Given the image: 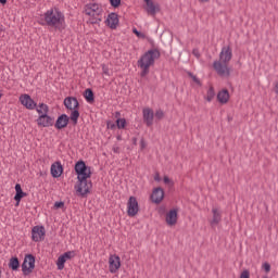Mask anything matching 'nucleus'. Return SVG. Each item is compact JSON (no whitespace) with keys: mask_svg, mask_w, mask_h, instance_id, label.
Here are the masks:
<instances>
[{"mask_svg":"<svg viewBox=\"0 0 278 278\" xmlns=\"http://www.w3.org/2000/svg\"><path fill=\"white\" fill-rule=\"evenodd\" d=\"M36 112L39 114L36 119L38 127H53L55 124V117L50 116L49 105L39 103V108L36 109Z\"/></svg>","mask_w":278,"mask_h":278,"instance_id":"39448f33","label":"nucleus"},{"mask_svg":"<svg viewBox=\"0 0 278 278\" xmlns=\"http://www.w3.org/2000/svg\"><path fill=\"white\" fill-rule=\"evenodd\" d=\"M64 264H66V261L63 255H60L56 260L58 270H64Z\"/></svg>","mask_w":278,"mask_h":278,"instance_id":"a878e982","label":"nucleus"},{"mask_svg":"<svg viewBox=\"0 0 278 278\" xmlns=\"http://www.w3.org/2000/svg\"><path fill=\"white\" fill-rule=\"evenodd\" d=\"M64 208V202L63 201H56L54 203V210H62Z\"/></svg>","mask_w":278,"mask_h":278,"instance_id":"72a5a7b5","label":"nucleus"},{"mask_svg":"<svg viewBox=\"0 0 278 278\" xmlns=\"http://www.w3.org/2000/svg\"><path fill=\"white\" fill-rule=\"evenodd\" d=\"M105 23L110 29H116V27H118V15L114 12L110 13Z\"/></svg>","mask_w":278,"mask_h":278,"instance_id":"6ab92c4d","label":"nucleus"},{"mask_svg":"<svg viewBox=\"0 0 278 278\" xmlns=\"http://www.w3.org/2000/svg\"><path fill=\"white\" fill-rule=\"evenodd\" d=\"M63 105H65V108L67 110H71V121L73 123V125H77V123L79 122V100H77L76 97H66L63 101Z\"/></svg>","mask_w":278,"mask_h":278,"instance_id":"423d86ee","label":"nucleus"},{"mask_svg":"<svg viewBox=\"0 0 278 278\" xmlns=\"http://www.w3.org/2000/svg\"><path fill=\"white\" fill-rule=\"evenodd\" d=\"M188 75L191 77V79L194 81V84H197L198 86H201V80L199 78H197V76H194V74H192V72H189Z\"/></svg>","mask_w":278,"mask_h":278,"instance_id":"7c9ffc66","label":"nucleus"},{"mask_svg":"<svg viewBox=\"0 0 278 278\" xmlns=\"http://www.w3.org/2000/svg\"><path fill=\"white\" fill-rule=\"evenodd\" d=\"M84 97H85L87 103H94V91H92L91 88H87L84 91Z\"/></svg>","mask_w":278,"mask_h":278,"instance_id":"b1692460","label":"nucleus"},{"mask_svg":"<svg viewBox=\"0 0 278 278\" xmlns=\"http://www.w3.org/2000/svg\"><path fill=\"white\" fill-rule=\"evenodd\" d=\"M276 94H278V83L276 84Z\"/></svg>","mask_w":278,"mask_h":278,"instance_id":"3c124183","label":"nucleus"},{"mask_svg":"<svg viewBox=\"0 0 278 278\" xmlns=\"http://www.w3.org/2000/svg\"><path fill=\"white\" fill-rule=\"evenodd\" d=\"M86 14L87 16H99L103 9L99 7V3H89L86 4Z\"/></svg>","mask_w":278,"mask_h":278,"instance_id":"2eb2a0df","label":"nucleus"},{"mask_svg":"<svg viewBox=\"0 0 278 278\" xmlns=\"http://www.w3.org/2000/svg\"><path fill=\"white\" fill-rule=\"evenodd\" d=\"M151 201L152 203H156V205H159L161 201H164V189L161 187L154 188L152 190Z\"/></svg>","mask_w":278,"mask_h":278,"instance_id":"f3484780","label":"nucleus"},{"mask_svg":"<svg viewBox=\"0 0 278 278\" xmlns=\"http://www.w3.org/2000/svg\"><path fill=\"white\" fill-rule=\"evenodd\" d=\"M116 138H117V140H123V137L121 135L117 136Z\"/></svg>","mask_w":278,"mask_h":278,"instance_id":"8fccbe9b","label":"nucleus"},{"mask_svg":"<svg viewBox=\"0 0 278 278\" xmlns=\"http://www.w3.org/2000/svg\"><path fill=\"white\" fill-rule=\"evenodd\" d=\"M20 101H21L22 105H24V108H26V110H37V108H38V103H36V101H34V99H31V96H29V94L21 96Z\"/></svg>","mask_w":278,"mask_h":278,"instance_id":"f8f14e48","label":"nucleus"},{"mask_svg":"<svg viewBox=\"0 0 278 278\" xmlns=\"http://www.w3.org/2000/svg\"><path fill=\"white\" fill-rule=\"evenodd\" d=\"M163 181L166 186H168V184H170V178H168V176H164Z\"/></svg>","mask_w":278,"mask_h":278,"instance_id":"ea45409f","label":"nucleus"},{"mask_svg":"<svg viewBox=\"0 0 278 278\" xmlns=\"http://www.w3.org/2000/svg\"><path fill=\"white\" fill-rule=\"evenodd\" d=\"M68 123H71V115L67 116L65 113H63L58 116V118L54 123V127H55V129L61 131V129H66V127H68Z\"/></svg>","mask_w":278,"mask_h":278,"instance_id":"9b49d317","label":"nucleus"},{"mask_svg":"<svg viewBox=\"0 0 278 278\" xmlns=\"http://www.w3.org/2000/svg\"><path fill=\"white\" fill-rule=\"evenodd\" d=\"M34 268H36V256H34V254H26L22 263L23 275L27 277V275L34 273Z\"/></svg>","mask_w":278,"mask_h":278,"instance_id":"0eeeda50","label":"nucleus"},{"mask_svg":"<svg viewBox=\"0 0 278 278\" xmlns=\"http://www.w3.org/2000/svg\"><path fill=\"white\" fill-rule=\"evenodd\" d=\"M155 113L151 109H143V123H146L147 127L153 126V118Z\"/></svg>","mask_w":278,"mask_h":278,"instance_id":"aec40b11","label":"nucleus"},{"mask_svg":"<svg viewBox=\"0 0 278 278\" xmlns=\"http://www.w3.org/2000/svg\"><path fill=\"white\" fill-rule=\"evenodd\" d=\"M139 212L138 200L131 195L127 203V214L130 218H134Z\"/></svg>","mask_w":278,"mask_h":278,"instance_id":"9d476101","label":"nucleus"},{"mask_svg":"<svg viewBox=\"0 0 278 278\" xmlns=\"http://www.w3.org/2000/svg\"><path fill=\"white\" fill-rule=\"evenodd\" d=\"M134 143L136 144V138H134Z\"/></svg>","mask_w":278,"mask_h":278,"instance_id":"5fc2aeb1","label":"nucleus"},{"mask_svg":"<svg viewBox=\"0 0 278 278\" xmlns=\"http://www.w3.org/2000/svg\"><path fill=\"white\" fill-rule=\"evenodd\" d=\"M213 219L211 220V227H216L223 220V216L220 215V211L218 208H212Z\"/></svg>","mask_w":278,"mask_h":278,"instance_id":"412c9836","label":"nucleus"},{"mask_svg":"<svg viewBox=\"0 0 278 278\" xmlns=\"http://www.w3.org/2000/svg\"><path fill=\"white\" fill-rule=\"evenodd\" d=\"M110 4L112 8H121V0H110Z\"/></svg>","mask_w":278,"mask_h":278,"instance_id":"2f4dec72","label":"nucleus"},{"mask_svg":"<svg viewBox=\"0 0 278 278\" xmlns=\"http://www.w3.org/2000/svg\"><path fill=\"white\" fill-rule=\"evenodd\" d=\"M156 121H162V118H164V111L162 110H157L154 114Z\"/></svg>","mask_w":278,"mask_h":278,"instance_id":"c756f323","label":"nucleus"},{"mask_svg":"<svg viewBox=\"0 0 278 278\" xmlns=\"http://www.w3.org/2000/svg\"><path fill=\"white\" fill-rule=\"evenodd\" d=\"M63 173H64V166H62V162L56 161L51 165L50 175L53 177V179H58L59 177H62Z\"/></svg>","mask_w":278,"mask_h":278,"instance_id":"4468645a","label":"nucleus"},{"mask_svg":"<svg viewBox=\"0 0 278 278\" xmlns=\"http://www.w3.org/2000/svg\"><path fill=\"white\" fill-rule=\"evenodd\" d=\"M0 277H1V269H0Z\"/></svg>","mask_w":278,"mask_h":278,"instance_id":"6e6d98bb","label":"nucleus"},{"mask_svg":"<svg viewBox=\"0 0 278 278\" xmlns=\"http://www.w3.org/2000/svg\"><path fill=\"white\" fill-rule=\"evenodd\" d=\"M1 5H5L8 3V0H0Z\"/></svg>","mask_w":278,"mask_h":278,"instance_id":"a18cd8bd","label":"nucleus"},{"mask_svg":"<svg viewBox=\"0 0 278 278\" xmlns=\"http://www.w3.org/2000/svg\"><path fill=\"white\" fill-rule=\"evenodd\" d=\"M178 212V208H173L166 214L165 223H167L169 227H175V225H177Z\"/></svg>","mask_w":278,"mask_h":278,"instance_id":"dca6fc26","label":"nucleus"},{"mask_svg":"<svg viewBox=\"0 0 278 278\" xmlns=\"http://www.w3.org/2000/svg\"><path fill=\"white\" fill-rule=\"evenodd\" d=\"M239 278H251V273L248 269H245L241 273Z\"/></svg>","mask_w":278,"mask_h":278,"instance_id":"f704fd0d","label":"nucleus"},{"mask_svg":"<svg viewBox=\"0 0 278 278\" xmlns=\"http://www.w3.org/2000/svg\"><path fill=\"white\" fill-rule=\"evenodd\" d=\"M162 53L159 49L148 50L140 59L141 77L149 75V68L155 64L156 60H160Z\"/></svg>","mask_w":278,"mask_h":278,"instance_id":"20e7f679","label":"nucleus"},{"mask_svg":"<svg viewBox=\"0 0 278 278\" xmlns=\"http://www.w3.org/2000/svg\"><path fill=\"white\" fill-rule=\"evenodd\" d=\"M147 148V143H144V141H141V149H146Z\"/></svg>","mask_w":278,"mask_h":278,"instance_id":"c03bdc74","label":"nucleus"},{"mask_svg":"<svg viewBox=\"0 0 278 278\" xmlns=\"http://www.w3.org/2000/svg\"><path fill=\"white\" fill-rule=\"evenodd\" d=\"M74 170L77 175V182L74 186L76 193L81 199H86L92 190V180H89L92 177V168L86 165V161L79 160L75 163Z\"/></svg>","mask_w":278,"mask_h":278,"instance_id":"f257e3e1","label":"nucleus"},{"mask_svg":"<svg viewBox=\"0 0 278 278\" xmlns=\"http://www.w3.org/2000/svg\"><path fill=\"white\" fill-rule=\"evenodd\" d=\"M91 25H99L101 23V17L99 15H91Z\"/></svg>","mask_w":278,"mask_h":278,"instance_id":"c85d7f7f","label":"nucleus"},{"mask_svg":"<svg viewBox=\"0 0 278 278\" xmlns=\"http://www.w3.org/2000/svg\"><path fill=\"white\" fill-rule=\"evenodd\" d=\"M9 268L13 271L18 270V268H21V261H18L17 256H12L9 260V264H8Z\"/></svg>","mask_w":278,"mask_h":278,"instance_id":"5701e85b","label":"nucleus"},{"mask_svg":"<svg viewBox=\"0 0 278 278\" xmlns=\"http://www.w3.org/2000/svg\"><path fill=\"white\" fill-rule=\"evenodd\" d=\"M43 17L46 21V25H48V27H54L56 31H63V29L66 28V26L64 25V13L58 8H55L54 10H48L43 14Z\"/></svg>","mask_w":278,"mask_h":278,"instance_id":"7ed1b4c3","label":"nucleus"},{"mask_svg":"<svg viewBox=\"0 0 278 278\" xmlns=\"http://www.w3.org/2000/svg\"><path fill=\"white\" fill-rule=\"evenodd\" d=\"M64 260L67 262V260H73V257L75 256V251H67L63 254H61Z\"/></svg>","mask_w":278,"mask_h":278,"instance_id":"cd10ccee","label":"nucleus"},{"mask_svg":"<svg viewBox=\"0 0 278 278\" xmlns=\"http://www.w3.org/2000/svg\"><path fill=\"white\" fill-rule=\"evenodd\" d=\"M192 54H193L195 58H198V59L201 58V53L199 52V49H197V48L192 50Z\"/></svg>","mask_w":278,"mask_h":278,"instance_id":"e433bc0d","label":"nucleus"},{"mask_svg":"<svg viewBox=\"0 0 278 278\" xmlns=\"http://www.w3.org/2000/svg\"><path fill=\"white\" fill-rule=\"evenodd\" d=\"M233 53L231 52V47H223L219 53V61H214L213 68L216 71L217 75L220 77H229V62H231Z\"/></svg>","mask_w":278,"mask_h":278,"instance_id":"f03ea898","label":"nucleus"},{"mask_svg":"<svg viewBox=\"0 0 278 278\" xmlns=\"http://www.w3.org/2000/svg\"><path fill=\"white\" fill-rule=\"evenodd\" d=\"M137 66L140 68V60L137 61Z\"/></svg>","mask_w":278,"mask_h":278,"instance_id":"09e8293b","label":"nucleus"},{"mask_svg":"<svg viewBox=\"0 0 278 278\" xmlns=\"http://www.w3.org/2000/svg\"><path fill=\"white\" fill-rule=\"evenodd\" d=\"M263 268H264L265 273H268L270 270V264L269 263H264Z\"/></svg>","mask_w":278,"mask_h":278,"instance_id":"4c0bfd02","label":"nucleus"},{"mask_svg":"<svg viewBox=\"0 0 278 278\" xmlns=\"http://www.w3.org/2000/svg\"><path fill=\"white\" fill-rule=\"evenodd\" d=\"M1 97H3V93L0 92V99H1Z\"/></svg>","mask_w":278,"mask_h":278,"instance_id":"864d4df0","label":"nucleus"},{"mask_svg":"<svg viewBox=\"0 0 278 278\" xmlns=\"http://www.w3.org/2000/svg\"><path fill=\"white\" fill-rule=\"evenodd\" d=\"M47 231L45 230V226H35L31 229V240L33 242H42L45 240Z\"/></svg>","mask_w":278,"mask_h":278,"instance_id":"1a4fd4ad","label":"nucleus"},{"mask_svg":"<svg viewBox=\"0 0 278 278\" xmlns=\"http://www.w3.org/2000/svg\"><path fill=\"white\" fill-rule=\"evenodd\" d=\"M103 75H106V77H110V68L105 66V64L102 65Z\"/></svg>","mask_w":278,"mask_h":278,"instance_id":"c9c22d12","label":"nucleus"},{"mask_svg":"<svg viewBox=\"0 0 278 278\" xmlns=\"http://www.w3.org/2000/svg\"><path fill=\"white\" fill-rule=\"evenodd\" d=\"M113 151H114L115 153H121V148H118L117 146H114V147H113Z\"/></svg>","mask_w":278,"mask_h":278,"instance_id":"37998d69","label":"nucleus"},{"mask_svg":"<svg viewBox=\"0 0 278 278\" xmlns=\"http://www.w3.org/2000/svg\"><path fill=\"white\" fill-rule=\"evenodd\" d=\"M214 97H216V91H214V87H210L206 92V101L210 103L214 100Z\"/></svg>","mask_w":278,"mask_h":278,"instance_id":"393cba45","label":"nucleus"},{"mask_svg":"<svg viewBox=\"0 0 278 278\" xmlns=\"http://www.w3.org/2000/svg\"><path fill=\"white\" fill-rule=\"evenodd\" d=\"M24 197H27V192L23 191L21 184H16L15 185V195H14V201H16V204H15L16 207H18V205H21V201L24 199Z\"/></svg>","mask_w":278,"mask_h":278,"instance_id":"a211bd4d","label":"nucleus"},{"mask_svg":"<svg viewBox=\"0 0 278 278\" xmlns=\"http://www.w3.org/2000/svg\"><path fill=\"white\" fill-rule=\"evenodd\" d=\"M148 40H149V42H151V45H153V41H152V39L148 38Z\"/></svg>","mask_w":278,"mask_h":278,"instance_id":"603ef678","label":"nucleus"},{"mask_svg":"<svg viewBox=\"0 0 278 278\" xmlns=\"http://www.w3.org/2000/svg\"><path fill=\"white\" fill-rule=\"evenodd\" d=\"M132 33H135L137 38H140V30H138V28H132Z\"/></svg>","mask_w":278,"mask_h":278,"instance_id":"a19ab883","label":"nucleus"},{"mask_svg":"<svg viewBox=\"0 0 278 278\" xmlns=\"http://www.w3.org/2000/svg\"><path fill=\"white\" fill-rule=\"evenodd\" d=\"M140 38H147V36L143 33H140Z\"/></svg>","mask_w":278,"mask_h":278,"instance_id":"49530a36","label":"nucleus"},{"mask_svg":"<svg viewBox=\"0 0 278 278\" xmlns=\"http://www.w3.org/2000/svg\"><path fill=\"white\" fill-rule=\"evenodd\" d=\"M114 118H116V121H118V118H122L119 111H116V112L114 113Z\"/></svg>","mask_w":278,"mask_h":278,"instance_id":"79ce46f5","label":"nucleus"},{"mask_svg":"<svg viewBox=\"0 0 278 278\" xmlns=\"http://www.w3.org/2000/svg\"><path fill=\"white\" fill-rule=\"evenodd\" d=\"M217 101H219L223 105L225 103H229V90L223 89L217 93Z\"/></svg>","mask_w":278,"mask_h":278,"instance_id":"4be33fe9","label":"nucleus"},{"mask_svg":"<svg viewBox=\"0 0 278 278\" xmlns=\"http://www.w3.org/2000/svg\"><path fill=\"white\" fill-rule=\"evenodd\" d=\"M199 1H201V3H207V1L210 0H199Z\"/></svg>","mask_w":278,"mask_h":278,"instance_id":"de8ad7c7","label":"nucleus"},{"mask_svg":"<svg viewBox=\"0 0 278 278\" xmlns=\"http://www.w3.org/2000/svg\"><path fill=\"white\" fill-rule=\"evenodd\" d=\"M116 123L114 124L112 121H108L106 122V129H112V130H114V129H116Z\"/></svg>","mask_w":278,"mask_h":278,"instance_id":"473e14b6","label":"nucleus"},{"mask_svg":"<svg viewBox=\"0 0 278 278\" xmlns=\"http://www.w3.org/2000/svg\"><path fill=\"white\" fill-rule=\"evenodd\" d=\"M143 10L148 16H155V14L162 11V8L154 0H143Z\"/></svg>","mask_w":278,"mask_h":278,"instance_id":"6e6552de","label":"nucleus"},{"mask_svg":"<svg viewBox=\"0 0 278 278\" xmlns=\"http://www.w3.org/2000/svg\"><path fill=\"white\" fill-rule=\"evenodd\" d=\"M118 268H121V256L114 254L109 257V270L113 275L118 273Z\"/></svg>","mask_w":278,"mask_h":278,"instance_id":"ddd939ff","label":"nucleus"},{"mask_svg":"<svg viewBox=\"0 0 278 278\" xmlns=\"http://www.w3.org/2000/svg\"><path fill=\"white\" fill-rule=\"evenodd\" d=\"M117 129H125L127 127V119L125 118H118L115 121Z\"/></svg>","mask_w":278,"mask_h":278,"instance_id":"bb28decb","label":"nucleus"},{"mask_svg":"<svg viewBox=\"0 0 278 278\" xmlns=\"http://www.w3.org/2000/svg\"><path fill=\"white\" fill-rule=\"evenodd\" d=\"M154 181H162V177H160V173H155L154 175Z\"/></svg>","mask_w":278,"mask_h":278,"instance_id":"58836bf2","label":"nucleus"}]
</instances>
